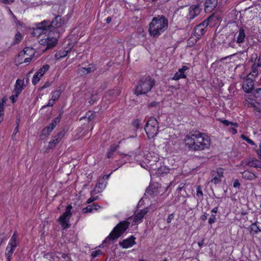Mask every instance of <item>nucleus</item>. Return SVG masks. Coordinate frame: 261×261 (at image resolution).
Wrapping results in <instances>:
<instances>
[{
    "instance_id": "obj_51",
    "label": "nucleus",
    "mask_w": 261,
    "mask_h": 261,
    "mask_svg": "<svg viewBox=\"0 0 261 261\" xmlns=\"http://www.w3.org/2000/svg\"><path fill=\"white\" fill-rule=\"evenodd\" d=\"M54 101H55L53 100L52 99V98H51V99H50L48 101V103H47V105L43 106L42 108L43 109V108H46L47 107H52L54 105Z\"/></svg>"
},
{
    "instance_id": "obj_39",
    "label": "nucleus",
    "mask_w": 261,
    "mask_h": 261,
    "mask_svg": "<svg viewBox=\"0 0 261 261\" xmlns=\"http://www.w3.org/2000/svg\"><path fill=\"white\" fill-rule=\"evenodd\" d=\"M254 96L257 100H261V88H257L254 91Z\"/></svg>"
},
{
    "instance_id": "obj_38",
    "label": "nucleus",
    "mask_w": 261,
    "mask_h": 261,
    "mask_svg": "<svg viewBox=\"0 0 261 261\" xmlns=\"http://www.w3.org/2000/svg\"><path fill=\"white\" fill-rule=\"evenodd\" d=\"M61 119V114H60L57 117H56L54 118L51 123L50 124L52 127L54 128L55 127V126L57 125V124L60 121V120Z\"/></svg>"
},
{
    "instance_id": "obj_5",
    "label": "nucleus",
    "mask_w": 261,
    "mask_h": 261,
    "mask_svg": "<svg viewBox=\"0 0 261 261\" xmlns=\"http://www.w3.org/2000/svg\"><path fill=\"white\" fill-rule=\"evenodd\" d=\"M145 130L149 138H153L158 133L159 125L156 119L153 117L149 118L144 127Z\"/></svg>"
},
{
    "instance_id": "obj_13",
    "label": "nucleus",
    "mask_w": 261,
    "mask_h": 261,
    "mask_svg": "<svg viewBox=\"0 0 261 261\" xmlns=\"http://www.w3.org/2000/svg\"><path fill=\"white\" fill-rule=\"evenodd\" d=\"M199 3L204 2V11L205 12H212L217 5L218 0H197Z\"/></svg>"
},
{
    "instance_id": "obj_15",
    "label": "nucleus",
    "mask_w": 261,
    "mask_h": 261,
    "mask_svg": "<svg viewBox=\"0 0 261 261\" xmlns=\"http://www.w3.org/2000/svg\"><path fill=\"white\" fill-rule=\"evenodd\" d=\"M245 37V34H235L232 38L233 41L229 43V46L234 48L235 47L234 42L241 46L244 42Z\"/></svg>"
},
{
    "instance_id": "obj_1",
    "label": "nucleus",
    "mask_w": 261,
    "mask_h": 261,
    "mask_svg": "<svg viewBox=\"0 0 261 261\" xmlns=\"http://www.w3.org/2000/svg\"><path fill=\"white\" fill-rule=\"evenodd\" d=\"M184 142L185 147L192 151H202L208 149L211 144L210 137L199 131L186 135Z\"/></svg>"
},
{
    "instance_id": "obj_50",
    "label": "nucleus",
    "mask_w": 261,
    "mask_h": 261,
    "mask_svg": "<svg viewBox=\"0 0 261 261\" xmlns=\"http://www.w3.org/2000/svg\"><path fill=\"white\" fill-rule=\"evenodd\" d=\"M254 64L258 67H261V55L259 56L257 59L255 60Z\"/></svg>"
},
{
    "instance_id": "obj_30",
    "label": "nucleus",
    "mask_w": 261,
    "mask_h": 261,
    "mask_svg": "<svg viewBox=\"0 0 261 261\" xmlns=\"http://www.w3.org/2000/svg\"><path fill=\"white\" fill-rule=\"evenodd\" d=\"M158 190V188L154 185H150L146 190V193L149 195L152 196Z\"/></svg>"
},
{
    "instance_id": "obj_49",
    "label": "nucleus",
    "mask_w": 261,
    "mask_h": 261,
    "mask_svg": "<svg viewBox=\"0 0 261 261\" xmlns=\"http://www.w3.org/2000/svg\"><path fill=\"white\" fill-rule=\"evenodd\" d=\"M85 117H87L89 121H91L94 119L93 113L91 112H87Z\"/></svg>"
},
{
    "instance_id": "obj_9",
    "label": "nucleus",
    "mask_w": 261,
    "mask_h": 261,
    "mask_svg": "<svg viewBox=\"0 0 261 261\" xmlns=\"http://www.w3.org/2000/svg\"><path fill=\"white\" fill-rule=\"evenodd\" d=\"M35 50L32 47H27L23 49V50L20 51L18 54V57L23 58L26 56L24 59V63L30 62L33 57L34 56Z\"/></svg>"
},
{
    "instance_id": "obj_12",
    "label": "nucleus",
    "mask_w": 261,
    "mask_h": 261,
    "mask_svg": "<svg viewBox=\"0 0 261 261\" xmlns=\"http://www.w3.org/2000/svg\"><path fill=\"white\" fill-rule=\"evenodd\" d=\"M58 40L55 37H47L46 38L41 39L39 43L41 45H46V49L53 48L57 44Z\"/></svg>"
},
{
    "instance_id": "obj_34",
    "label": "nucleus",
    "mask_w": 261,
    "mask_h": 261,
    "mask_svg": "<svg viewBox=\"0 0 261 261\" xmlns=\"http://www.w3.org/2000/svg\"><path fill=\"white\" fill-rule=\"evenodd\" d=\"M23 37L21 34H16L14 42L12 43V45L18 44L22 39Z\"/></svg>"
},
{
    "instance_id": "obj_19",
    "label": "nucleus",
    "mask_w": 261,
    "mask_h": 261,
    "mask_svg": "<svg viewBox=\"0 0 261 261\" xmlns=\"http://www.w3.org/2000/svg\"><path fill=\"white\" fill-rule=\"evenodd\" d=\"M12 15L13 19L17 28V33H19L20 31H28V30L27 29L23 22L18 20L14 14H12Z\"/></svg>"
},
{
    "instance_id": "obj_6",
    "label": "nucleus",
    "mask_w": 261,
    "mask_h": 261,
    "mask_svg": "<svg viewBox=\"0 0 261 261\" xmlns=\"http://www.w3.org/2000/svg\"><path fill=\"white\" fill-rule=\"evenodd\" d=\"M19 243L17 232L15 231L10 239L6 249L5 255L7 261L11 260L12 254L17 246L19 245Z\"/></svg>"
},
{
    "instance_id": "obj_54",
    "label": "nucleus",
    "mask_w": 261,
    "mask_h": 261,
    "mask_svg": "<svg viewBox=\"0 0 261 261\" xmlns=\"http://www.w3.org/2000/svg\"><path fill=\"white\" fill-rule=\"evenodd\" d=\"M132 124L134 127L138 128L140 125V121L138 119H136L133 122Z\"/></svg>"
},
{
    "instance_id": "obj_42",
    "label": "nucleus",
    "mask_w": 261,
    "mask_h": 261,
    "mask_svg": "<svg viewBox=\"0 0 261 261\" xmlns=\"http://www.w3.org/2000/svg\"><path fill=\"white\" fill-rule=\"evenodd\" d=\"M241 138L243 140L246 141L248 143L250 144L251 145H255V143H254V142L251 139H250V138H249L247 136H246L245 135H242Z\"/></svg>"
},
{
    "instance_id": "obj_20",
    "label": "nucleus",
    "mask_w": 261,
    "mask_h": 261,
    "mask_svg": "<svg viewBox=\"0 0 261 261\" xmlns=\"http://www.w3.org/2000/svg\"><path fill=\"white\" fill-rule=\"evenodd\" d=\"M203 34H192L191 36L187 40V43L189 46L194 45L197 40L202 36Z\"/></svg>"
},
{
    "instance_id": "obj_28",
    "label": "nucleus",
    "mask_w": 261,
    "mask_h": 261,
    "mask_svg": "<svg viewBox=\"0 0 261 261\" xmlns=\"http://www.w3.org/2000/svg\"><path fill=\"white\" fill-rule=\"evenodd\" d=\"M246 164L250 167H253L256 168H261V165L259 164V161L256 159L247 161Z\"/></svg>"
},
{
    "instance_id": "obj_23",
    "label": "nucleus",
    "mask_w": 261,
    "mask_h": 261,
    "mask_svg": "<svg viewBox=\"0 0 261 261\" xmlns=\"http://www.w3.org/2000/svg\"><path fill=\"white\" fill-rule=\"evenodd\" d=\"M106 182L105 181V179L103 178H99L97 180V184L94 190L97 193H99L101 192V190L103 189L106 187Z\"/></svg>"
},
{
    "instance_id": "obj_21",
    "label": "nucleus",
    "mask_w": 261,
    "mask_h": 261,
    "mask_svg": "<svg viewBox=\"0 0 261 261\" xmlns=\"http://www.w3.org/2000/svg\"><path fill=\"white\" fill-rule=\"evenodd\" d=\"M148 212V208L147 207L141 210L140 212L135 215L134 219V222L135 223L140 222L142 221V219L143 218L144 216L146 214H147Z\"/></svg>"
},
{
    "instance_id": "obj_7",
    "label": "nucleus",
    "mask_w": 261,
    "mask_h": 261,
    "mask_svg": "<svg viewBox=\"0 0 261 261\" xmlns=\"http://www.w3.org/2000/svg\"><path fill=\"white\" fill-rule=\"evenodd\" d=\"M71 205H68L66 207V211L59 218V222L64 229L69 226V221L71 216Z\"/></svg>"
},
{
    "instance_id": "obj_25",
    "label": "nucleus",
    "mask_w": 261,
    "mask_h": 261,
    "mask_svg": "<svg viewBox=\"0 0 261 261\" xmlns=\"http://www.w3.org/2000/svg\"><path fill=\"white\" fill-rule=\"evenodd\" d=\"M242 177L246 179L253 180L257 177V176L253 173L246 170L242 172Z\"/></svg>"
},
{
    "instance_id": "obj_48",
    "label": "nucleus",
    "mask_w": 261,
    "mask_h": 261,
    "mask_svg": "<svg viewBox=\"0 0 261 261\" xmlns=\"http://www.w3.org/2000/svg\"><path fill=\"white\" fill-rule=\"evenodd\" d=\"M217 175L219 177H222L223 176V169L221 168H218L216 171Z\"/></svg>"
},
{
    "instance_id": "obj_63",
    "label": "nucleus",
    "mask_w": 261,
    "mask_h": 261,
    "mask_svg": "<svg viewBox=\"0 0 261 261\" xmlns=\"http://www.w3.org/2000/svg\"><path fill=\"white\" fill-rule=\"evenodd\" d=\"M50 83H49V82H46V83L44 84V85L43 86H42V87L40 88V90H43V89H45V88H47V87H49V86H50Z\"/></svg>"
},
{
    "instance_id": "obj_60",
    "label": "nucleus",
    "mask_w": 261,
    "mask_h": 261,
    "mask_svg": "<svg viewBox=\"0 0 261 261\" xmlns=\"http://www.w3.org/2000/svg\"><path fill=\"white\" fill-rule=\"evenodd\" d=\"M240 184L239 181V180L238 179H235L234 181V182H233V187L234 188H240Z\"/></svg>"
},
{
    "instance_id": "obj_33",
    "label": "nucleus",
    "mask_w": 261,
    "mask_h": 261,
    "mask_svg": "<svg viewBox=\"0 0 261 261\" xmlns=\"http://www.w3.org/2000/svg\"><path fill=\"white\" fill-rule=\"evenodd\" d=\"M258 67L257 66H255L254 64H253L251 68V72L249 73V74L248 75V77L249 75H251L253 77H255L258 75V70L257 68Z\"/></svg>"
},
{
    "instance_id": "obj_24",
    "label": "nucleus",
    "mask_w": 261,
    "mask_h": 261,
    "mask_svg": "<svg viewBox=\"0 0 261 261\" xmlns=\"http://www.w3.org/2000/svg\"><path fill=\"white\" fill-rule=\"evenodd\" d=\"M95 69L96 68L94 65L89 64L88 67H82L79 70L80 72L82 73L83 74L86 75L89 73L94 71Z\"/></svg>"
},
{
    "instance_id": "obj_27",
    "label": "nucleus",
    "mask_w": 261,
    "mask_h": 261,
    "mask_svg": "<svg viewBox=\"0 0 261 261\" xmlns=\"http://www.w3.org/2000/svg\"><path fill=\"white\" fill-rule=\"evenodd\" d=\"M257 222H255L253 223H252L251 226H250V233H253V234H257L258 232L261 231V229L259 228V227L257 226Z\"/></svg>"
},
{
    "instance_id": "obj_2",
    "label": "nucleus",
    "mask_w": 261,
    "mask_h": 261,
    "mask_svg": "<svg viewBox=\"0 0 261 261\" xmlns=\"http://www.w3.org/2000/svg\"><path fill=\"white\" fill-rule=\"evenodd\" d=\"M155 85V81L149 75L141 77L138 82L134 91V94L137 96L146 94L151 90Z\"/></svg>"
},
{
    "instance_id": "obj_16",
    "label": "nucleus",
    "mask_w": 261,
    "mask_h": 261,
    "mask_svg": "<svg viewBox=\"0 0 261 261\" xmlns=\"http://www.w3.org/2000/svg\"><path fill=\"white\" fill-rule=\"evenodd\" d=\"M242 88L246 93H250L254 88L253 80L248 77L244 82Z\"/></svg>"
},
{
    "instance_id": "obj_58",
    "label": "nucleus",
    "mask_w": 261,
    "mask_h": 261,
    "mask_svg": "<svg viewBox=\"0 0 261 261\" xmlns=\"http://www.w3.org/2000/svg\"><path fill=\"white\" fill-rule=\"evenodd\" d=\"M60 255H61V257L62 258L66 259V261H68L69 259V256L67 255V254L65 253H59Z\"/></svg>"
},
{
    "instance_id": "obj_35",
    "label": "nucleus",
    "mask_w": 261,
    "mask_h": 261,
    "mask_svg": "<svg viewBox=\"0 0 261 261\" xmlns=\"http://www.w3.org/2000/svg\"><path fill=\"white\" fill-rule=\"evenodd\" d=\"M219 120L225 126H228L229 125H231V126L236 127L238 126V123L231 122L227 120H222L221 119H219Z\"/></svg>"
},
{
    "instance_id": "obj_64",
    "label": "nucleus",
    "mask_w": 261,
    "mask_h": 261,
    "mask_svg": "<svg viewBox=\"0 0 261 261\" xmlns=\"http://www.w3.org/2000/svg\"><path fill=\"white\" fill-rule=\"evenodd\" d=\"M257 154L260 159H261V142L259 145V150L257 151Z\"/></svg>"
},
{
    "instance_id": "obj_32",
    "label": "nucleus",
    "mask_w": 261,
    "mask_h": 261,
    "mask_svg": "<svg viewBox=\"0 0 261 261\" xmlns=\"http://www.w3.org/2000/svg\"><path fill=\"white\" fill-rule=\"evenodd\" d=\"M61 140L57 137L55 136L54 139L49 142V148H53L56 146V145L59 143Z\"/></svg>"
},
{
    "instance_id": "obj_46",
    "label": "nucleus",
    "mask_w": 261,
    "mask_h": 261,
    "mask_svg": "<svg viewBox=\"0 0 261 261\" xmlns=\"http://www.w3.org/2000/svg\"><path fill=\"white\" fill-rule=\"evenodd\" d=\"M102 253V251L100 250H97L94 251L92 252L91 255L93 258H95L98 256L100 254Z\"/></svg>"
},
{
    "instance_id": "obj_40",
    "label": "nucleus",
    "mask_w": 261,
    "mask_h": 261,
    "mask_svg": "<svg viewBox=\"0 0 261 261\" xmlns=\"http://www.w3.org/2000/svg\"><path fill=\"white\" fill-rule=\"evenodd\" d=\"M188 69V67L186 66H183L181 68L178 69V72L180 73V75H181V77L183 79L186 77V75L185 74V71Z\"/></svg>"
},
{
    "instance_id": "obj_43",
    "label": "nucleus",
    "mask_w": 261,
    "mask_h": 261,
    "mask_svg": "<svg viewBox=\"0 0 261 261\" xmlns=\"http://www.w3.org/2000/svg\"><path fill=\"white\" fill-rule=\"evenodd\" d=\"M93 211V205H89L82 210L83 213H91Z\"/></svg>"
},
{
    "instance_id": "obj_10",
    "label": "nucleus",
    "mask_w": 261,
    "mask_h": 261,
    "mask_svg": "<svg viewBox=\"0 0 261 261\" xmlns=\"http://www.w3.org/2000/svg\"><path fill=\"white\" fill-rule=\"evenodd\" d=\"M214 18H216V17L214 16L209 17L207 19L205 20L195 27V32L200 31L202 33L203 32H205L207 31H210L208 29L212 26V24L210 23L213 21Z\"/></svg>"
},
{
    "instance_id": "obj_26",
    "label": "nucleus",
    "mask_w": 261,
    "mask_h": 261,
    "mask_svg": "<svg viewBox=\"0 0 261 261\" xmlns=\"http://www.w3.org/2000/svg\"><path fill=\"white\" fill-rule=\"evenodd\" d=\"M119 147V145L113 144L110 146L107 154V158H112L113 154L116 150Z\"/></svg>"
},
{
    "instance_id": "obj_61",
    "label": "nucleus",
    "mask_w": 261,
    "mask_h": 261,
    "mask_svg": "<svg viewBox=\"0 0 261 261\" xmlns=\"http://www.w3.org/2000/svg\"><path fill=\"white\" fill-rule=\"evenodd\" d=\"M159 103L156 101H152L148 105L149 107H155L159 105Z\"/></svg>"
},
{
    "instance_id": "obj_47",
    "label": "nucleus",
    "mask_w": 261,
    "mask_h": 261,
    "mask_svg": "<svg viewBox=\"0 0 261 261\" xmlns=\"http://www.w3.org/2000/svg\"><path fill=\"white\" fill-rule=\"evenodd\" d=\"M19 121H20L19 118L17 119L16 126L15 127V129H14V133L12 135L13 137L14 136H15L16 134V133H18V131H19Z\"/></svg>"
},
{
    "instance_id": "obj_14",
    "label": "nucleus",
    "mask_w": 261,
    "mask_h": 261,
    "mask_svg": "<svg viewBox=\"0 0 261 261\" xmlns=\"http://www.w3.org/2000/svg\"><path fill=\"white\" fill-rule=\"evenodd\" d=\"M201 10L202 6L200 4L191 6L189 8V18L190 20L194 19L199 14Z\"/></svg>"
},
{
    "instance_id": "obj_62",
    "label": "nucleus",
    "mask_w": 261,
    "mask_h": 261,
    "mask_svg": "<svg viewBox=\"0 0 261 261\" xmlns=\"http://www.w3.org/2000/svg\"><path fill=\"white\" fill-rule=\"evenodd\" d=\"M7 101V98L6 97H3L0 101V106L4 107V105L6 103Z\"/></svg>"
},
{
    "instance_id": "obj_52",
    "label": "nucleus",
    "mask_w": 261,
    "mask_h": 261,
    "mask_svg": "<svg viewBox=\"0 0 261 261\" xmlns=\"http://www.w3.org/2000/svg\"><path fill=\"white\" fill-rule=\"evenodd\" d=\"M19 95H17V94H16L15 95H12L10 97V99L11 100L12 102L13 103L15 102L16 101V99L18 97Z\"/></svg>"
},
{
    "instance_id": "obj_56",
    "label": "nucleus",
    "mask_w": 261,
    "mask_h": 261,
    "mask_svg": "<svg viewBox=\"0 0 261 261\" xmlns=\"http://www.w3.org/2000/svg\"><path fill=\"white\" fill-rule=\"evenodd\" d=\"M65 133L63 131H60L58 133L57 135L55 136L56 137H57L58 138L61 140V139L63 138V137L64 136Z\"/></svg>"
},
{
    "instance_id": "obj_22",
    "label": "nucleus",
    "mask_w": 261,
    "mask_h": 261,
    "mask_svg": "<svg viewBox=\"0 0 261 261\" xmlns=\"http://www.w3.org/2000/svg\"><path fill=\"white\" fill-rule=\"evenodd\" d=\"M23 81L21 80H17L15 83L14 91L16 94H17V95H19L23 89Z\"/></svg>"
},
{
    "instance_id": "obj_17",
    "label": "nucleus",
    "mask_w": 261,
    "mask_h": 261,
    "mask_svg": "<svg viewBox=\"0 0 261 261\" xmlns=\"http://www.w3.org/2000/svg\"><path fill=\"white\" fill-rule=\"evenodd\" d=\"M226 29H229L231 33H244L243 27H240L236 22H232L226 25Z\"/></svg>"
},
{
    "instance_id": "obj_41",
    "label": "nucleus",
    "mask_w": 261,
    "mask_h": 261,
    "mask_svg": "<svg viewBox=\"0 0 261 261\" xmlns=\"http://www.w3.org/2000/svg\"><path fill=\"white\" fill-rule=\"evenodd\" d=\"M196 195L201 199H203V192L200 186H198L196 188Z\"/></svg>"
},
{
    "instance_id": "obj_8",
    "label": "nucleus",
    "mask_w": 261,
    "mask_h": 261,
    "mask_svg": "<svg viewBox=\"0 0 261 261\" xmlns=\"http://www.w3.org/2000/svg\"><path fill=\"white\" fill-rule=\"evenodd\" d=\"M34 31H39L43 32H53L50 21L49 20H44L40 22L35 24V27H33Z\"/></svg>"
},
{
    "instance_id": "obj_3",
    "label": "nucleus",
    "mask_w": 261,
    "mask_h": 261,
    "mask_svg": "<svg viewBox=\"0 0 261 261\" xmlns=\"http://www.w3.org/2000/svg\"><path fill=\"white\" fill-rule=\"evenodd\" d=\"M149 33H162L168 27V20L164 15L154 17L149 23Z\"/></svg>"
},
{
    "instance_id": "obj_29",
    "label": "nucleus",
    "mask_w": 261,
    "mask_h": 261,
    "mask_svg": "<svg viewBox=\"0 0 261 261\" xmlns=\"http://www.w3.org/2000/svg\"><path fill=\"white\" fill-rule=\"evenodd\" d=\"M70 50H60L55 56V58L59 60L65 57L68 54Z\"/></svg>"
},
{
    "instance_id": "obj_44",
    "label": "nucleus",
    "mask_w": 261,
    "mask_h": 261,
    "mask_svg": "<svg viewBox=\"0 0 261 261\" xmlns=\"http://www.w3.org/2000/svg\"><path fill=\"white\" fill-rule=\"evenodd\" d=\"M221 177L219 176H215L211 179V182L215 185L219 184L221 182Z\"/></svg>"
},
{
    "instance_id": "obj_36",
    "label": "nucleus",
    "mask_w": 261,
    "mask_h": 261,
    "mask_svg": "<svg viewBox=\"0 0 261 261\" xmlns=\"http://www.w3.org/2000/svg\"><path fill=\"white\" fill-rule=\"evenodd\" d=\"M62 91L61 90L54 91L52 93V99L54 101L57 100L61 95Z\"/></svg>"
},
{
    "instance_id": "obj_31",
    "label": "nucleus",
    "mask_w": 261,
    "mask_h": 261,
    "mask_svg": "<svg viewBox=\"0 0 261 261\" xmlns=\"http://www.w3.org/2000/svg\"><path fill=\"white\" fill-rule=\"evenodd\" d=\"M49 68V65L48 64H46L43 65L41 68H40L37 71V74H40V76H42L44 73L48 70Z\"/></svg>"
},
{
    "instance_id": "obj_18",
    "label": "nucleus",
    "mask_w": 261,
    "mask_h": 261,
    "mask_svg": "<svg viewBox=\"0 0 261 261\" xmlns=\"http://www.w3.org/2000/svg\"><path fill=\"white\" fill-rule=\"evenodd\" d=\"M135 240V238L132 236L129 238L124 240L122 242H120L119 245L123 248H127L133 246L134 244H136Z\"/></svg>"
},
{
    "instance_id": "obj_55",
    "label": "nucleus",
    "mask_w": 261,
    "mask_h": 261,
    "mask_svg": "<svg viewBox=\"0 0 261 261\" xmlns=\"http://www.w3.org/2000/svg\"><path fill=\"white\" fill-rule=\"evenodd\" d=\"M181 78H182V77H181V75H180V73H179V72H177L175 74L174 76H173V80H178L179 79H180Z\"/></svg>"
},
{
    "instance_id": "obj_57",
    "label": "nucleus",
    "mask_w": 261,
    "mask_h": 261,
    "mask_svg": "<svg viewBox=\"0 0 261 261\" xmlns=\"http://www.w3.org/2000/svg\"><path fill=\"white\" fill-rule=\"evenodd\" d=\"M49 134H50V133H49V132L47 130V129H46L45 128H44L42 130V134H41V136H46L49 135Z\"/></svg>"
},
{
    "instance_id": "obj_59",
    "label": "nucleus",
    "mask_w": 261,
    "mask_h": 261,
    "mask_svg": "<svg viewBox=\"0 0 261 261\" xmlns=\"http://www.w3.org/2000/svg\"><path fill=\"white\" fill-rule=\"evenodd\" d=\"M6 239V235L5 233H2L0 234V246L2 243L3 242L4 240Z\"/></svg>"
},
{
    "instance_id": "obj_45",
    "label": "nucleus",
    "mask_w": 261,
    "mask_h": 261,
    "mask_svg": "<svg viewBox=\"0 0 261 261\" xmlns=\"http://www.w3.org/2000/svg\"><path fill=\"white\" fill-rule=\"evenodd\" d=\"M216 220V217L215 215L212 214L211 217L208 219V224L212 225Z\"/></svg>"
},
{
    "instance_id": "obj_53",
    "label": "nucleus",
    "mask_w": 261,
    "mask_h": 261,
    "mask_svg": "<svg viewBox=\"0 0 261 261\" xmlns=\"http://www.w3.org/2000/svg\"><path fill=\"white\" fill-rule=\"evenodd\" d=\"M174 215L173 213L170 214L167 219V222L168 224L170 223L172 220L174 218Z\"/></svg>"
},
{
    "instance_id": "obj_4",
    "label": "nucleus",
    "mask_w": 261,
    "mask_h": 261,
    "mask_svg": "<svg viewBox=\"0 0 261 261\" xmlns=\"http://www.w3.org/2000/svg\"><path fill=\"white\" fill-rule=\"evenodd\" d=\"M130 223L127 221L120 222L113 229V231L107 237L104 242L107 243L113 241L120 237L128 228Z\"/></svg>"
},
{
    "instance_id": "obj_11",
    "label": "nucleus",
    "mask_w": 261,
    "mask_h": 261,
    "mask_svg": "<svg viewBox=\"0 0 261 261\" xmlns=\"http://www.w3.org/2000/svg\"><path fill=\"white\" fill-rule=\"evenodd\" d=\"M54 15L55 16L52 20L50 21V24L51 25L53 32H54L55 29L61 28L65 22L64 19L62 17L61 15L56 14Z\"/></svg>"
},
{
    "instance_id": "obj_37",
    "label": "nucleus",
    "mask_w": 261,
    "mask_h": 261,
    "mask_svg": "<svg viewBox=\"0 0 261 261\" xmlns=\"http://www.w3.org/2000/svg\"><path fill=\"white\" fill-rule=\"evenodd\" d=\"M41 77V76H40V74H37V72H36L33 77L32 83L34 85H36L40 81Z\"/></svg>"
}]
</instances>
